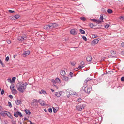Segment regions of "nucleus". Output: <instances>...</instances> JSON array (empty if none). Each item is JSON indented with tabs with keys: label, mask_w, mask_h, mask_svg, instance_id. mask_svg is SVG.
<instances>
[{
	"label": "nucleus",
	"mask_w": 124,
	"mask_h": 124,
	"mask_svg": "<svg viewBox=\"0 0 124 124\" xmlns=\"http://www.w3.org/2000/svg\"><path fill=\"white\" fill-rule=\"evenodd\" d=\"M11 119H13V117L11 115V116L9 117Z\"/></svg>",
	"instance_id": "obj_64"
},
{
	"label": "nucleus",
	"mask_w": 124,
	"mask_h": 124,
	"mask_svg": "<svg viewBox=\"0 0 124 124\" xmlns=\"http://www.w3.org/2000/svg\"><path fill=\"white\" fill-rule=\"evenodd\" d=\"M65 74L66 73L65 71L64 70H62L60 72L61 75L63 76H64V75H65Z\"/></svg>",
	"instance_id": "obj_18"
},
{
	"label": "nucleus",
	"mask_w": 124,
	"mask_h": 124,
	"mask_svg": "<svg viewBox=\"0 0 124 124\" xmlns=\"http://www.w3.org/2000/svg\"><path fill=\"white\" fill-rule=\"evenodd\" d=\"M1 114L2 116H5V114L4 113V111L1 112Z\"/></svg>",
	"instance_id": "obj_45"
},
{
	"label": "nucleus",
	"mask_w": 124,
	"mask_h": 124,
	"mask_svg": "<svg viewBox=\"0 0 124 124\" xmlns=\"http://www.w3.org/2000/svg\"><path fill=\"white\" fill-rule=\"evenodd\" d=\"M28 85L27 82H19L17 84L16 87L17 90L21 93H23L24 90L26 88L27 85Z\"/></svg>",
	"instance_id": "obj_1"
},
{
	"label": "nucleus",
	"mask_w": 124,
	"mask_h": 124,
	"mask_svg": "<svg viewBox=\"0 0 124 124\" xmlns=\"http://www.w3.org/2000/svg\"><path fill=\"white\" fill-rule=\"evenodd\" d=\"M49 112L50 113H51L52 112V109L51 108H48Z\"/></svg>",
	"instance_id": "obj_38"
},
{
	"label": "nucleus",
	"mask_w": 124,
	"mask_h": 124,
	"mask_svg": "<svg viewBox=\"0 0 124 124\" xmlns=\"http://www.w3.org/2000/svg\"><path fill=\"white\" fill-rule=\"evenodd\" d=\"M16 104L17 105H19L22 103V101H15Z\"/></svg>",
	"instance_id": "obj_26"
},
{
	"label": "nucleus",
	"mask_w": 124,
	"mask_h": 124,
	"mask_svg": "<svg viewBox=\"0 0 124 124\" xmlns=\"http://www.w3.org/2000/svg\"><path fill=\"white\" fill-rule=\"evenodd\" d=\"M85 105L84 104H77L76 107V109L79 111H81L84 109Z\"/></svg>",
	"instance_id": "obj_2"
},
{
	"label": "nucleus",
	"mask_w": 124,
	"mask_h": 124,
	"mask_svg": "<svg viewBox=\"0 0 124 124\" xmlns=\"http://www.w3.org/2000/svg\"><path fill=\"white\" fill-rule=\"evenodd\" d=\"M41 92L42 93L45 95L47 94V93L46 92L43 90H41Z\"/></svg>",
	"instance_id": "obj_28"
},
{
	"label": "nucleus",
	"mask_w": 124,
	"mask_h": 124,
	"mask_svg": "<svg viewBox=\"0 0 124 124\" xmlns=\"http://www.w3.org/2000/svg\"><path fill=\"white\" fill-rule=\"evenodd\" d=\"M62 94L61 92H58L55 93V95L57 97H60Z\"/></svg>",
	"instance_id": "obj_9"
},
{
	"label": "nucleus",
	"mask_w": 124,
	"mask_h": 124,
	"mask_svg": "<svg viewBox=\"0 0 124 124\" xmlns=\"http://www.w3.org/2000/svg\"><path fill=\"white\" fill-rule=\"evenodd\" d=\"M121 18L122 19L124 20V17L121 16Z\"/></svg>",
	"instance_id": "obj_61"
},
{
	"label": "nucleus",
	"mask_w": 124,
	"mask_h": 124,
	"mask_svg": "<svg viewBox=\"0 0 124 124\" xmlns=\"http://www.w3.org/2000/svg\"><path fill=\"white\" fill-rule=\"evenodd\" d=\"M9 98H10L11 99H12L13 98V96L11 95H9Z\"/></svg>",
	"instance_id": "obj_57"
},
{
	"label": "nucleus",
	"mask_w": 124,
	"mask_h": 124,
	"mask_svg": "<svg viewBox=\"0 0 124 124\" xmlns=\"http://www.w3.org/2000/svg\"><path fill=\"white\" fill-rule=\"evenodd\" d=\"M15 87V86L14 85L12 84V85L10 86V88L12 90H13L15 89L14 88V87Z\"/></svg>",
	"instance_id": "obj_27"
},
{
	"label": "nucleus",
	"mask_w": 124,
	"mask_h": 124,
	"mask_svg": "<svg viewBox=\"0 0 124 124\" xmlns=\"http://www.w3.org/2000/svg\"><path fill=\"white\" fill-rule=\"evenodd\" d=\"M27 38V37L25 36L24 37L21 36H19L18 37L17 39L20 41H22L26 39Z\"/></svg>",
	"instance_id": "obj_4"
},
{
	"label": "nucleus",
	"mask_w": 124,
	"mask_h": 124,
	"mask_svg": "<svg viewBox=\"0 0 124 124\" xmlns=\"http://www.w3.org/2000/svg\"><path fill=\"white\" fill-rule=\"evenodd\" d=\"M62 79L64 81L68 82V80L69 78L68 77L64 76L63 77Z\"/></svg>",
	"instance_id": "obj_11"
},
{
	"label": "nucleus",
	"mask_w": 124,
	"mask_h": 124,
	"mask_svg": "<svg viewBox=\"0 0 124 124\" xmlns=\"http://www.w3.org/2000/svg\"><path fill=\"white\" fill-rule=\"evenodd\" d=\"M20 117H22L23 116L22 114L21 113L19 112V115Z\"/></svg>",
	"instance_id": "obj_43"
},
{
	"label": "nucleus",
	"mask_w": 124,
	"mask_h": 124,
	"mask_svg": "<svg viewBox=\"0 0 124 124\" xmlns=\"http://www.w3.org/2000/svg\"><path fill=\"white\" fill-rule=\"evenodd\" d=\"M121 81H124V77H122L121 79Z\"/></svg>",
	"instance_id": "obj_50"
},
{
	"label": "nucleus",
	"mask_w": 124,
	"mask_h": 124,
	"mask_svg": "<svg viewBox=\"0 0 124 124\" xmlns=\"http://www.w3.org/2000/svg\"><path fill=\"white\" fill-rule=\"evenodd\" d=\"M55 80L58 83H60L61 82L60 80L58 78H56L55 79Z\"/></svg>",
	"instance_id": "obj_25"
},
{
	"label": "nucleus",
	"mask_w": 124,
	"mask_h": 124,
	"mask_svg": "<svg viewBox=\"0 0 124 124\" xmlns=\"http://www.w3.org/2000/svg\"><path fill=\"white\" fill-rule=\"evenodd\" d=\"M103 19V17L102 16H101L100 18V20H102Z\"/></svg>",
	"instance_id": "obj_46"
},
{
	"label": "nucleus",
	"mask_w": 124,
	"mask_h": 124,
	"mask_svg": "<svg viewBox=\"0 0 124 124\" xmlns=\"http://www.w3.org/2000/svg\"><path fill=\"white\" fill-rule=\"evenodd\" d=\"M51 81L52 82H53L54 83H55V81L54 79L52 80Z\"/></svg>",
	"instance_id": "obj_59"
},
{
	"label": "nucleus",
	"mask_w": 124,
	"mask_h": 124,
	"mask_svg": "<svg viewBox=\"0 0 124 124\" xmlns=\"http://www.w3.org/2000/svg\"><path fill=\"white\" fill-rule=\"evenodd\" d=\"M13 16H11L10 17V18L12 20H15V17H13Z\"/></svg>",
	"instance_id": "obj_40"
},
{
	"label": "nucleus",
	"mask_w": 124,
	"mask_h": 124,
	"mask_svg": "<svg viewBox=\"0 0 124 124\" xmlns=\"http://www.w3.org/2000/svg\"><path fill=\"white\" fill-rule=\"evenodd\" d=\"M53 111L54 113H56L57 112V110L55 108L53 107Z\"/></svg>",
	"instance_id": "obj_35"
},
{
	"label": "nucleus",
	"mask_w": 124,
	"mask_h": 124,
	"mask_svg": "<svg viewBox=\"0 0 124 124\" xmlns=\"http://www.w3.org/2000/svg\"><path fill=\"white\" fill-rule=\"evenodd\" d=\"M9 59V57L8 56H7L5 60L6 61H8Z\"/></svg>",
	"instance_id": "obj_48"
},
{
	"label": "nucleus",
	"mask_w": 124,
	"mask_h": 124,
	"mask_svg": "<svg viewBox=\"0 0 124 124\" xmlns=\"http://www.w3.org/2000/svg\"><path fill=\"white\" fill-rule=\"evenodd\" d=\"M29 121L30 122V124H34L33 123H32L31 121Z\"/></svg>",
	"instance_id": "obj_63"
},
{
	"label": "nucleus",
	"mask_w": 124,
	"mask_h": 124,
	"mask_svg": "<svg viewBox=\"0 0 124 124\" xmlns=\"http://www.w3.org/2000/svg\"><path fill=\"white\" fill-rule=\"evenodd\" d=\"M8 11L9 13H13L14 12V11H12L11 10H8Z\"/></svg>",
	"instance_id": "obj_52"
},
{
	"label": "nucleus",
	"mask_w": 124,
	"mask_h": 124,
	"mask_svg": "<svg viewBox=\"0 0 124 124\" xmlns=\"http://www.w3.org/2000/svg\"><path fill=\"white\" fill-rule=\"evenodd\" d=\"M44 28L45 29H50L49 24L45 25L44 26Z\"/></svg>",
	"instance_id": "obj_17"
},
{
	"label": "nucleus",
	"mask_w": 124,
	"mask_h": 124,
	"mask_svg": "<svg viewBox=\"0 0 124 124\" xmlns=\"http://www.w3.org/2000/svg\"><path fill=\"white\" fill-rule=\"evenodd\" d=\"M92 90V88L91 87H89L87 88V91H86L85 90V91L87 93H89Z\"/></svg>",
	"instance_id": "obj_10"
},
{
	"label": "nucleus",
	"mask_w": 124,
	"mask_h": 124,
	"mask_svg": "<svg viewBox=\"0 0 124 124\" xmlns=\"http://www.w3.org/2000/svg\"><path fill=\"white\" fill-rule=\"evenodd\" d=\"M82 68V67H81V66H79L78 67V68L77 69H80V68Z\"/></svg>",
	"instance_id": "obj_60"
},
{
	"label": "nucleus",
	"mask_w": 124,
	"mask_h": 124,
	"mask_svg": "<svg viewBox=\"0 0 124 124\" xmlns=\"http://www.w3.org/2000/svg\"><path fill=\"white\" fill-rule=\"evenodd\" d=\"M92 80V78H87L84 81V86L82 87V89L83 90L85 91V88L87 87V82Z\"/></svg>",
	"instance_id": "obj_3"
},
{
	"label": "nucleus",
	"mask_w": 124,
	"mask_h": 124,
	"mask_svg": "<svg viewBox=\"0 0 124 124\" xmlns=\"http://www.w3.org/2000/svg\"><path fill=\"white\" fill-rule=\"evenodd\" d=\"M96 19H91V20L94 22H96Z\"/></svg>",
	"instance_id": "obj_56"
},
{
	"label": "nucleus",
	"mask_w": 124,
	"mask_h": 124,
	"mask_svg": "<svg viewBox=\"0 0 124 124\" xmlns=\"http://www.w3.org/2000/svg\"><path fill=\"white\" fill-rule=\"evenodd\" d=\"M99 41V40H98V39H95L92 42V43L94 44H95L98 42Z\"/></svg>",
	"instance_id": "obj_13"
},
{
	"label": "nucleus",
	"mask_w": 124,
	"mask_h": 124,
	"mask_svg": "<svg viewBox=\"0 0 124 124\" xmlns=\"http://www.w3.org/2000/svg\"><path fill=\"white\" fill-rule=\"evenodd\" d=\"M9 112H7L6 111H4V114L6 115H7V114H8V113H9Z\"/></svg>",
	"instance_id": "obj_53"
},
{
	"label": "nucleus",
	"mask_w": 124,
	"mask_h": 124,
	"mask_svg": "<svg viewBox=\"0 0 124 124\" xmlns=\"http://www.w3.org/2000/svg\"><path fill=\"white\" fill-rule=\"evenodd\" d=\"M84 62H81V67H83L84 65Z\"/></svg>",
	"instance_id": "obj_29"
},
{
	"label": "nucleus",
	"mask_w": 124,
	"mask_h": 124,
	"mask_svg": "<svg viewBox=\"0 0 124 124\" xmlns=\"http://www.w3.org/2000/svg\"><path fill=\"white\" fill-rule=\"evenodd\" d=\"M72 90L68 89L66 91V93L68 98L70 97V95H71Z\"/></svg>",
	"instance_id": "obj_7"
},
{
	"label": "nucleus",
	"mask_w": 124,
	"mask_h": 124,
	"mask_svg": "<svg viewBox=\"0 0 124 124\" xmlns=\"http://www.w3.org/2000/svg\"><path fill=\"white\" fill-rule=\"evenodd\" d=\"M109 24H107L105 26V27L106 28H108L109 27Z\"/></svg>",
	"instance_id": "obj_39"
},
{
	"label": "nucleus",
	"mask_w": 124,
	"mask_h": 124,
	"mask_svg": "<svg viewBox=\"0 0 124 124\" xmlns=\"http://www.w3.org/2000/svg\"><path fill=\"white\" fill-rule=\"evenodd\" d=\"M16 77H13L12 78V82H13V83L15 81V80H16Z\"/></svg>",
	"instance_id": "obj_34"
},
{
	"label": "nucleus",
	"mask_w": 124,
	"mask_h": 124,
	"mask_svg": "<svg viewBox=\"0 0 124 124\" xmlns=\"http://www.w3.org/2000/svg\"><path fill=\"white\" fill-rule=\"evenodd\" d=\"M0 63L3 66H4V65L3 63H2V61L1 60V59H0Z\"/></svg>",
	"instance_id": "obj_49"
},
{
	"label": "nucleus",
	"mask_w": 124,
	"mask_h": 124,
	"mask_svg": "<svg viewBox=\"0 0 124 124\" xmlns=\"http://www.w3.org/2000/svg\"><path fill=\"white\" fill-rule=\"evenodd\" d=\"M121 46L124 47V42H122L121 44Z\"/></svg>",
	"instance_id": "obj_55"
},
{
	"label": "nucleus",
	"mask_w": 124,
	"mask_h": 124,
	"mask_svg": "<svg viewBox=\"0 0 124 124\" xmlns=\"http://www.w3.org/2000/svg\"><path fill=\"white\" fill-rule=\"evenodd\" d=\"M80 19L81 20H83V21H85V18L83 17H81L80 18Z\"/></svg>",
	"instance_id": "obj_44"
},
{
	"label": "nucleus",
	"mask_w": 124,
	"mask_h": 124,
	"mask_svg": "<svg viewBox=\"0 0 124 124\" xmlns=\"http://www.w3.org/2000/svg\"><path fill=\"white\" fill-rule=\"evenodd\" d=\"M89 26L91 27L92 28L93 26V24L91 23L90 24Z\"/></svg>",
	"instance_id": "obj_54"
},
{
	"label": "nucleus",
	"mask_w": 124,
	"mask_h": 124,
	"mask_svg": "<svg viewBox=\"0 0 124 124\" xmlns=\"http://www.w3.org/2000/svg\"><path fill=\"white\" fill-rule=\"evenodd\" d=\"M92 57L90 56H88L87 57V61L90 62L92 60Z\"/></svg>",
	"instance_id": "obj_16"
},
{
	"label": "nucleus",
	"mask_w": 124,
	"mask_h": 124,
	"mask_svg": "<svg viewBox=\"0 0 124 124\" xmlns=\"http://www.w3.org/2000/svg\"><path fill=\"white\" fill-rule=\"evenodd\" d=\"M97 36L96 35H92V37L93 38H95L97 37Z\"/></svg>",
	"instance_id": "obj_36"
},
{
	"label": "nucleus",
	"mask_w": 124,
	"mask_h": 124,
	"mask_svg": "<svg viewBox=\"0 0 124 124\" xmlns=\"http://www.w3.org/2000/svg\"><path fill=\"white\" fill-rule=\"evenodd\" d=\"M11 90L12 91V93L13 94H15L17 93V91L15 89H14L13 90Z\"/></svg>",
	"instance_id": "obj_21"
},
{
	"label": "nucleus",
	"mask_w": 124,
	"mask_h": 124,
	"mask_svg": "<svg viewBox=\"0 0 124 124\" xmlns=\"http://www.w3.org/2000/svg\"><path fill=\"white\" fill-rule=\"evenodd\" d=\"M79 31L81 33L83 34H85V31L84 30L82 29H80Z\"/></svg>",
	"instance_id": "obj_23"
},
{
	"label": "nucleus",
	"mask_w": 124,
	"mask_h": 124,
	"mask_svg": "<svg viewBox=\"0 0 124 124\" xmlns=\"http://www.w3.org/2000/svg\"><path fill=\"white\" fill-rule=\"evenodd\" d=\"M111 56L110 55L109 56V57L110 58L111 56H112V57H114L116 54V51L113 50H112L111 51Z\"/></svg>",
	"instance_id": "obj_8"
},
{
	"label": "nucleus",
	"mask_w": 124,
	"mask_h": 124,
	"mask_svg": "<svg viewBox=\"0 0 124 124\" xmlns=\"http://www.w3.org/2000/svg\"><path fill=\"white\" fill-rule=\"evenodd\" d=\"M8 106L11 107H12V105L10 102L8 101Z\"/></svg>",
	"instance_id": "obj_37"
},
{
	"label": "nucleus",
	"mask_w": 124,
	"mask_h": 124,
	"mask_svg": "<svg viewBox=\"0 0 124 124\" xmlns=\"http://www.w3.org/2000/svg\"><path fill=\"white\" fill-rule=\"evenodd\" d=\"M20 16L18 14H17L14 16H13V17H15V19H18L20 17Z\"/></svg>",
	"instance_id": "obj_19"
},
{
	"label": "nucleus",
	"mask_w": 124,
	"mask_h": 124,
	"mask_svg": "<svg viewBox=\"0 0 124 124\" xmlns=\"http://www.w3.org/2000/svg\"><path fill=\"white\" fill-rule=\"evenodd\" d=\"M4 91L3 90H2L1 92V94L2 95H3L4 94Z\"/></svg>",
	"instance_id": "obj_51"
},
{
	"label": "nucleus",
	"mask_w": 124,
	"mask_h": 124,
	"mask_svg": "<svg viewBox=\"0 0 124 124\" xmlns=\"http://www.w3.org/2000/svg\"><path fill=\"white\" fill-rule=\"evenodd\" d=\"M101 21L99 20H96V23L97 24H99L101 23Z\"/></svg>",
	"instance_id": "obj_42"
},
{
	"label": "nucleus",
	"mask_w": 124,
	"mask_h": 124,
	"mask_svg": "<svg viewBox=\"0 0 124 124\" xmlns=\"http://www.w3.org/2000/svg\"><path fill=\"white\" fill-rule=\"evenodd\" d=\"M70 63H71V65L73 66H74L76 64V63L75 62H71Z\"/></svg>",
	"instance_id": "obj_31"
},
{
	"label": "nucleus",
	"mask_w": 124,
	"mask_h": 124,
	"mask_svg": "<svg viewBox=\"0 0 124 124\" xmlns=\"http://www.w3.org/2000/svg\"><path fill=\"white\" fill-rule=\"evenodd\" d=\"M82 38L83 39H84V40L86 41L87 40L85 36H83Z\"/></svg>",
	"instance_id": "obj_30"
},
{
	"label": "nucleus",
	"mask_w": 124,
	"mask_h": 124,
	"mask_svg": "<svg viewBox=\"0 0 124 124\" xmlns=\"http://www.w3.org/2000/svg\"><path fill=\"white\" fill-rule=\"evenodd\" d=\"M6 42H7V43H8V44H10L11 42V41L10 40H7V41H6Z\"/></svg>",
	"instance_id": "obj_47"
},
{
	"label": "nucleus",
	"mask_w": 124,
	"mask_h": 124,
	"mask_svg": "<svg viewBox=\"0 0 124 124\" xmlns=\"http://www.w3.org/2000/svg\"><path fill=\"white\" fill-rule=\"evenodd\" d=\"M107 12L108 13L111 14L112 12V11L110 9H108L107 10Z\"/></svg>",
	"instance_id": "obj_24"
},
{
	"label": "nucleus",
	"mask_w": 124,
	"mask_h": 124,
	"mask_svg": "<svg viewBox=\"0 0 124 124\" xmlns=\"http://www.w3.org/2000/svg\"><path fill=\"white\" fill-rule=\"evenodd\" d=\"M19 112L17 111L14 112V115L15 117H17L19 115Z\"/></svg>",
	"instance_id": "obj_14"
},
{
	"label": "nucleus",
	"mask_w": 124,
	"mask_h": 124,
	"mask_svg": "<svg viewBox=\"0 0 124 124\" xmlns=\"http://www.w3.org/2000/svg\"><path fill=\"white\" fill-rule=\"evenodd\" d=\"M71 93V95H74L76 94V93L74 91H72Z\"/></svg>",
	"instance_id": "obj_33"
},
{
	"label": "nucleus",
	"mask_w": 124,
	"mask_h": 124,
	"mask_svg": "<svg viewBox=\"0 0 124 124\" xmlns=\"http://www.w3.org/2000/svg\"><path fill=\"white\" fill-rule=\"evenodd\" d=\"M25 112L26 114L28 115L30 114L31 113V112H30V111L27 109H26L25 110Z\"/></svg>",
	"instance_id": "obj_22"
},
{
	"label": "nucleus",
	"mask_w": 124,
	"mask_h": 124,
	"mask_svg": "<svg viewBox=\"0 0 124 124\" xmlns=\"http://www.w3.org/2000/svg\"><path fill=\"white\" fill-rule=\"evenodd\" d=\"M69 75L71 77H72L73 76V73L72 72H70V73Z\"/></svg>",
	"instance_id": "obj_41"
},
{
	"label": "nucleus",
	"mask_w": 124,
	"mask_h": 124,
	"mask_svg": "<svg viewBox=\"0 0 124 124\" xmlns=\"http://www.w3.org/2000/svg\"><path fill=\"white\" fill-rule=\"evenodd\" d=\"M121 54H122L124 55V51H122L121 52Z\"/></svg>",
	"instance_id": "obj_58"
},
{
	"label": "nucleus",
	"mask_w": 124,
	"mask_h": 124,
	"mask_svg": "<svg viewBox=\"0 0 124 124\" xmlns=\"http://www.w3.org/2000/svg\"><path fill=\"white\" fill-rule=\"evenodd\" d=\"M39 102H38L37 101H34V102L31 103V105L32 106H34L37 105V103Z\"/></svg>",
	"instance_id": "obj_20"
},
{
	"label": "nucleus",
	"mask_w": 124,
	"mask_h": 124,
	"mask_svg": "<svg viewBox=\"0 0 124 124\" xmlns=\"http://www.w3.org/2000/svg\"><path fill=\"white\" fill-rule=\"evenodd\" d=\"M49 26H50V29H52L57 27L58 25L56 23H52L49 24Z\"/></svg>",
	"instance_id": "obj_5"
},
{
	"label": "nucleus",
	"mask_w": 124,
	"mask_h": 124,
	"mask_svg": "<svg viewBox=\"0 0 124 124\" xmlns=\"http://www.w3.org/2000/svg\"><path fill=\"white\" fill-rule=\"evenodd\" d=\"M70 33L71 34H75L76 33L74 29H73L71 30L70 31Z\"/></svg>",
	"instance_id": "obj_15"
},
{
	"label": "nucleus",
	"mask_w": 124,
	"mask_h": 124,
	"mask_svg": "<svg viewBox=\"0 0 124 124\" xmlns=\"http://www.w3.org/2000/svg\"><path fill=\"white\" fill-rule=\"evenodd\" d=\"M30 54V52L29 51H24V53L22 54V56L25 57L26 56Z\"/></svg>",
	"instance_id": "obj_6"
},
{
	"label": "nucleus",
	"mask_w": 124,
	"mask_h": 124,
	"mask_svg": "<svg viewBox=\"0 0 124 124\" xmlns=\"http://www.w3.org/2000/svg\"><path fill=\"white\" fill-rule=\"evenodd\" d=\"M78 101H81V98H78L77 99Z\"/></svg>",
	"instance_id": "obj_62"
},
{
	"label": "nucleus",
	"mask_w": 124,
	"mask_h": 124,
	"mask_svg": "<svg viewBox=\"0 0 124 124\" xmlns=\"http://www.w3.org/2000/svg\"><path fill=\"white\" fill-rule=\"evenodd\" d=\"M7 80H8V82H10L11 83H13V82H12V81L10 78H8V79Z\"/></svg>",
	"instance_id": "obj_32"
},
{
	"label": "nucleus",
	"mask_w": 124,
	"mask_h": 124,
	"mask_svg": "<svg viewBox=\"0 0 124 124\" xmlns=\"http://www.w3.org/2000/svg\"><path fill=\"white\" fill-rule=\"evenodd\" d=\"M41 105L43 106H46V105L44 102V101H38Z\"/></svg>",
	"instance_id": "obj_12"
}]
</instances>
